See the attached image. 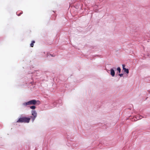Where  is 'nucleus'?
<instances>
[{"label": "nucleus", "mask_w": 150, "mask_h": 150, "mask_svg": "<svg viewBox=\"0 0 150 150\" xmlns=\"http://www.w3.org/2000/svg\"><path fill=\"white\" fill-rule=\"evenodd\" d=\"M40 104V102L39 100H36L35 99H33L28 102H25L22 104L23 106H26L28 105H35L37 104L39 105Z\"/></svg>", "instance_id": "1"}, {"label": "nucleus", "mask_w": 150, "mask_h": 150, "mask_svg": "<svg viewBox=\"0 0 150 150\" xmlns=\"http://www.w3.org/2000/svg\"><path fill=\"white\" fill-rule=\"evenodd\" d=\"M30 118L28 117H23L19 118L16 121L17 122L27 123L29 122Z\"/></svg>", "instance_id": "2"}, {"label": "nucleus", "mask_w": 150, "mask_h": 150, "mask_svg": "<svg viewBox=\"0 0 150 150\" xmlns=\"http://www.w3.org/2000/svg\"><path fill=\"white\" fill-rule=\"evenodd\" d=\"M32 116H30V118L31 119L32 122H33L36 118V117L37 114L35 110H32L31 111Z\"/></svg>", "instance_id": "3"}, {"label": "nucleus", "mask_w": 150, "mask_h": 150, "mask_svg": "<svg viewBox=\"0 0 150 150\" xmlns=\"http://www.w3.org/2000/svg\"><path fill=\"white\" fill-rule=\"evenodd\" d=\"M30 73L33 74V75L39 76L41 72L37 70L35 71L32 72H30L29 73V74Z\"/></svg>", "instance_id": "4"}, {"label": "nucleus", "mask_w": 150, "mask_h": 150, "mask_svg": "<svg viewBox=\"0 0 150 150\" xmlns=\"http://www.w3.org/2000/svg\"><path fill=\"white\" fill-rule=\"evenodd\" d=\"M114 69H115L116 68L114 67L113 68H111L110 69V74L112 77L114 76L115 75V71Z\"/></svg>", "instance_id": "5"}, {"label": "nucleus", "mask_w": 150, "mask_h": 150, "mask_svg": "<svg viewBox=\"0 0 150 150\" xmlns=\"http://www.w3.org/2000/svg\"><path fill=\"white\" fill-rule=\"evenodd\" d=\"M56 56L55 54H52L50 53H47V54H46V57H50L51 56L52 57H55Z\"/></svg>", "instance_id": "6"}, {"label": "nucleus", "mask_w": 150, "mask_h": 150, "mask_svg": "<svg viewBox=\"0 0 150 150\" xmlns=\"http://www.w3.org/2000/svg\"><path fill=\"white\" fill-rule=\"evenodd\" d=\"M124 70V72H125L126 74H128L129 73V70L128 69L125 68L123 69Z\"/></svg>", "instance_id": "7"}, {"label": "nucleus", "mask_w": 150, "mask_h": 150, "mask_svg": "<svg viewBox=\"0 0 150 150\" xmlns=\"http://www.w3.org/2000/svg\"><path fill=\"white\" fill-rule=\"evenodd\" d=\"M33 77L32 76L31 78V80L29 82H28V83H26V84H31V85H33V79L32 78H33Z\"/></svg>", "instance_id": "8"}, {"label": "nucleus", "mask_w": 150, "mask_h": 150, "mask_svg": "<svg viewBox=\"0 0 150 150\" xmlns=\"http://www.w3.org/2000/svg\"><path fill=\"white\" fill-rule=\"evenodd\" d=\"M57 103H58L57 101H55L54 102H53L52 104L53 105V106H54L53 107H54L57 106L58 105Z\"/></svg>", "instance_id": "9"}, {"label": "nucleus", "mask_w": 150, "mask_h": 150, "mask_svg": "<svg viewBox=\"0 0 150 150\" xmlns=\"http://www.w3.org/2000/svg\"><path fill=\"white\" fill-rule=\"evenodd\" d=\"M35 42L34 40H33L31 43L30 44V46L31 47H33L34 46V43H35Z\"/></svg>", "instance_id": "10"}, {"label": "nucleus", "mask_w": 150, "mask_h": 150, "mask_svg": "<svg viewBox=\"0 0 150 150\" xmlns=\"http://www.w3.org/2000/svg\"><path fill=\"white\" fill-rule=\"evenodd\" d=\"M30 108L31 109H32L33 110H34L35 109L36 107L35 105H33L30 106Z\"/></svg>", "instance_id": "11"}, {"label": "nucleus", "mask_w": 150, "mask_h": 150, "mask_svg": "<svg viewBox=\"0 0 150 150\" xmlns=\"http://www.w3.org/2000/svg\"><path fill=\"white\" fill-rule=\"evenodd\" d=\"M117 70L118 71L119 73H120L121 72V69L120 67H118L117 69Z\"/></svg>", "instance_id": "12"}, {"label": "nucleus", "mask_w": 150, "mask_h": 150, "mask_svg": "<svg viewBox=\"0 0 150 150\" xmlns=\"http://www.w3.org/2000/svg\"><path fill=\"white\" fill-rule=\"evenodd\" d=\"M141 119V118L140 117H138L137 116V117H136L134 119V121H137V120H139V119Z\"/></svg>", "instance_id": "13"}, {"label": "nucleus", "mask_w": 150, "mask_h": 150, "mask_svg": "<svg viewBox=\"0 0 150 150\" xmlns=\"http://www.w3.org/2000/svg\"><path fill=\"white\" fill-rule=\"evenodd\" d=\"M123 73H121V74L119 73L118 74V75L119 76H120V77H122L123 76Z\"/></svg>", "instance_id": "14"}, {"label": "nucleus", "mask_w": 150, "mask_h": 150, "mask_svg": "<svg viewBox=\"0 0 150 150\" xmlns=\"http://www.w3.org/2000/svg\"><path fill=\"white\" fill-rule=\"evenodd\" d=\"M23 13V12H21L20 13H19V14H17V12L16 13V14H17V16H20L22 13Z\"/></svg>", "instance_id": "15"}, {"label": "nucleus", "mask_w": 150, "mask_h": 150, "mask_svg": "<svg viewBox=\"0 0 150 150\" xmlns=\"http://www.w3.org/2000/svg\"><path fill=\"white\" fill-rule=\"evenodd\" d=\"M57 101H58V102L59 103L61 104L62 103V101L61 100H59Z\"/></svg>", "instance_id": "16"}, {"label": "nucleus", "mask_w": 150, "mask_h": 150, "mask_svg": "<svg viewBox=\"0 0 150 150\" xmlns=\"http://www.w3.org/2000/svg\"><path fill=\"white\" fill-rule=\"evenodd\" d=\"M122 68H123V69H124V68H125V65L124 64H122Z\"/></svg>", "instance_id": "17"}, {"label": "nucleus", "mask_w": 150, "mask_h": 150, "mask_svg": "<svg viewBox=\"0 0 150 150\" xmlns=\"http://www.w3.org/2000/svg\"><path fill=\"white\" fill-rule=\"evenodd\" d=\"M147 91L149 92V93H150V89L149 90H148Z\"/></svg>", "instance_id": "18"}]
</instances>
